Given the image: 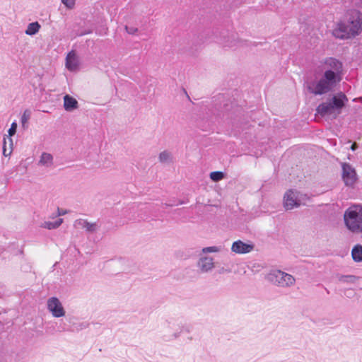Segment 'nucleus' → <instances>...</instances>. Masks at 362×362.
<instances>
[{
    "mask_svg": "<svg viewBox=\"0 0 362 362\" xmlns=\"http://www.w3.org/2000/svg\"><path fill=\"white\" fill-rule=\"evenodd\" d=\"M159 160L163 163H169L172 161V155L170 152L164 151L159 154Z\"/></svg>",
    "mask_w": 362,
    "mask_h": 362,
    "instance_id": "aec40b11",
    "label": "nucleus"
},
{
    "mask_svg": "<svg viewBox=\"0 0 362 362\" xmlns=\"http://www.w3.org/2000/svg\"><path fill=\"white\" fill-rule=\"evenodd\" d=\"M218 272H219V274H223L224 272L230 273V269H226L223 267H222L221 269H219Z\"/></svg>",
    "mask_w": 362,
    "mask_h": 362,
    "instance_id": "2f4dec72",
    "label": "nucleus"
},
{
    "mask_svg": "<svg viewBox=\"0 0 362 362\" xmlns=\"http://www.w3.org/2000/svg\"><path fill=\"white\" fill-rule=\"evenodd\" d=\"M125 30L129 34V35H135L138 32V28L132 26H125Z\"/></svg>",
    "mask_w": 362,
    "mask_h": 362,
    "instance_id": "a878e982",
    "label": "nucleus"
},
{
    "mask_svg": "<svg viewBox=\"0 0 362 362\" xmlns=\"http://www.w3.org/2000/svg\"><path fill=\"white\" fill-rule=\"evenodd\" d=\"M344 219L350 231L359 233L362 228V206L353 205L349 207L344 214Z\"/></svg>",
    "mask_w": 362,
    "mask_h": 362,
    "instance_id": "20e7f679",
    "label": "nucleus"
},
{
    "mask_svg": "<svg viewBox=\"0 0 362 362\" xmlns=\"http://www.w3.org/2000/svg\"><path fill=\"white\" fill-rule=\"evenodd\" d=\"M31 117V112L30 110H25L22 116H21V124H22V127L23 129H27L28 127V120L30 119Z\"/></svg>",
    "mask_w": 362,
    "mask_h": 362,
    "instance_id": "6ab92c4d",
    "label": "nucleus"
},
{
    "mask_svg": "<svg viewBox=\"0 0 362 362\" xmlns=\"http://www.w3.org/2000/svg\"><path fill=\"white\" fill-rule=\"evenodd\" d=\"M362 30V13L356 9L349 10L332 31L338 39L346 40L358 35Z\"/></svg>",
    "mask_w": 362,
    "mask_h": 362,
    "instance_id": "f03ea898",
    "label": "nucleus"
},
{
    "mask_svg": "<svg viewBox=\"0 0 362 362\" xmlns=\"http://www.w3.org/2000/svg\"><path fill=\"white\" fill-rule=\"evenodd\" d=\"M351 256L353 260L356 262H362V245L360 244L356 245L351 250Z\"/></svg>",
    "mask_w": 362,
    "mask_h": 362,
    "instance_id": "4468645a",
    "label": "nucleus"
},
{
    "mask_svg": "<svg viewBox=\"0 0 362 362\" xmlns=\"http://www.w3.org/2000/svg\"><path fill=\"white\" fill-rule=\"evenodd\" d=\"M59 330H60V331H64V330H65V329L63 327V328L60 329Z\"/></svg>",
    "mask_w": 362,
    "mask_h": 362,
    "instance_id": "c9c22d12",
    "label": "nucleus"
},
{
    "mask_svg": "<svg viewBox=\"0 0 362 362\" xmlns=\"http://www.w3.org/2000/svg\"><path fill=\"white\" fill-rule=\"evenodd\" d=\"M181 332H182V331L178 332H175V333L171 336V337H170V338H169V339H165V341H171V340H173V339H175L178 338V337H180V335Z\"/></svg>",
    "mask_w": 362,
    "mask_h": 362,
    "instance_id": "c85d7f7f",
    "label": "nucleus"
},
{
    "mask_svg": "<svg viewBox=\"0 0 362 362\" xmlns=\"http://www.w3.org/2000/svg\"><path fill=\"white\" fill-rule=\"evenodd\" d=\"M6 139H4V146H3V154L4 156L7 157L11 155V151H10L8 153H7L6 148Z\"/></svg>",
    "mask_w": 362,
    "mask_h": 362,
    "instance_id": "cd10ccee",
    "label": "nucleus"
},
{
    "mask_svg": "<svg viewBox=\"0 0 362 362\" xmlns=\"http://www.w3.org/2000/svg\"><path fill=\"white\" fill-rule=\"evenodd\" d=\"M88 225V221L86 220H83V219H77L75 221L74 223V226L76 228H85V226H87Z\"/></svg>",
    "mask_w": 362,
    "mask_h": 362,
    "instance_id": "4be33fe9",
    "label": "nucleus"
},
{
    "mask_svg": "<svg viewBox=\"0 0 362 362\" xmlns=\"http://www.w3.org/2000/svg\"><path fill=\"white\" fill-rule=\"evenodd\" d=\"M358 148V145L356 143H354L352 144L351 146V149L354 151L356 148Z\"/></svg>",
    "mask_w": 362,
    "mask_h": 362,
    "instance_id": "473e14b6",
    "label": "nucleus"
},
{
    "mask_svg": "<svg viewBox=\"0 0 362 362\" xmlns=\"http://www.w3.org/2000/svg\"><path fill=\"white\" fill-rule=\"evenodd\" d=\"M224 173L221 171H214L210 173V178L214 182H218L223 179Z\"/></svg>",
    "mask_w": 362,
    "mask_h": 362,
    "instance_id": "412c9836",
    "label": "nucleus"
},
{
    "mask_svg": "<svg viewBox=\"0 0 362 362\" xmlns=\"http://www.w3.org/2000/svg\"><path fill=\"white\" fill-rule=\"evenodd\" d=\"M303 194L294 189L288 190L284 195V204L286 210H291L300 206L303 202Z\"/></svg>",
    "mask_w": 362,
    "mask_h": 362,
    "instance_id": "423d86ee",
    "label": "nucleus"
},
{
    "mask_svg": "<svg viewBox=\"0 0 362 362\" xmlns=\"http://www.w3.org/2000/svg\"><path fill=\"white\" fill-rule=\"evenodd\" d=\"M342 168V179L346 186H353L356 180L357 175L355 169L348 163H343Z\"/></svg>",
    "mask_w": 362,
    "mask_h": 362,
    "instance_id": "6e6552de",
    "label": "nucleus"
},
{
    "mask_svg": "<svg viewBox=\"0 0 362 362\" xmlns=\"http://www.w3.org/2000/svg\"><path fill=\"white\" fill-rule=\"evenodd\" d=\"M40 25L38 22H33L28 24L27 29L25 30V34L28 35H35L40 30Z\"/></svg>",
    "mask_w": 362,
    "mask_h": 362,
    "instance_id": "f3484780",
    "label": "nucleus"
},
{
    "mask_svg": "<svg viewBox=\"0 0 362 362\" xmlns=\"http://www.w3.org/2000/svg\"><path fill=\"white\" fill-rule=\"evenodd\" d=\"M254 249V245L245 243L240 240L235 241L231 246L232 252L237 254H246Z\"/></svg>",
    "mask_w": 362,
    "mask_h": 362,
    "instance_id": "9d476101",
    "label": "nucleus"
},
{
    "mask_svg": "<svg viewBox=\"0 0 362 362\" xmlns=\"http://www.w3.org/2000/svg\"><path fill=\"white\" fill-rule=\"evenodd\" d=\"M78 107V101L69 95H65L64 97V107L65 110L71 112Z\"/></svg>",
    "mask_w": 362,
    "mask_h": 362,
    "instance_id": "ddd939ff",
    "label": "nucleus"
},
{
    "mask_svg": "<svg viewBox=\"0 0 362 362\" xmlns=\"http://www.w3.org/2000/svg\"><path fill=\"white\" fill-rule=\"evenodd\" d=\"M53 156L48 153H42L40 156V163L42 165L49 167L52 165Z\"/></svg>",
    "mask_w": 362,
    "mask_h": 362,
    "instance_id": "dca6fc26",
    "label": "nucleus"
},
{
    "mask_svg": "<svg viewBox=\"0 0 362 362\" xmlns=\"http://www.w3.org/2000/svg\"><path fill=\"white\" fill-rule=\"evenodd\" d=\"M62 3L68 8H73L75 5V0H62Z\"/></svg>",
    "mask_w": 362,
    "mask_h": 362,
    "instance_id": "393cba45",
    "label": "nucleus"
},
{
    "mask_svg": "<svg viewBox=\"0 0 362 362\" xmlns=\"http://www.w3.org/2000/svg\"><path fill=\"white\" fill-rule=\"evenodd\" d=\"M165 205L166 206H173V204H165Z\"/></svg>",
    "mask_w": 362,
    "mask_h": 362,
    "instance_id": "f704fd0d",
    "label": "nucleus"
},
{
    "mask_svg": "<svg viewBox=\"0 0 362 362\" xmlns=\"http://www.w3.org/2000/svg\"><path fill=\"white\" fill-rule=\"evenodd\" d=\"M63 222V219L62 218H59L57 219V221H45L42 224V228H47L49 230H52V229H55V228H57L58 227H59L61 226V224Z\"/></svg>",
    "mask_w": 362,
    "mask_h": 362,
    "instance_id": "a211bd4d",
    "label": "nucleus"
},
{
    "mask_svg": "<svg viewBox=\"0 0 362 362\" xmlns=\"http://www.w3.org/2000/svg\"><path fill=\"white\" fill-rule=\"evenodd\" d=\"M88 327V324L87 322H81L77 326V329L82 330L86 329Z\"/></svg>",
    "mask_w": 362,
    "mask_h": 362,
    "instance_id": "c756f323",
    "label": "nucleus"
},
{
    "mask_svg": "<svg viewBox=\"0 0 362 362\" xmlns=\"http://www.w3.org/2000/svg\"><path fill=\"white\" fill-rule=\"evenodd\" d=\"M337 278L339 282L346 284H355L358 279V276L355 275L337 274Z\"/></svg>",
    "mask_w": 362,
    "mask_h": 362,
    "instance_id": "2eb2a0df",
    "label": "nucleus"
},
{
    "mask_svg": "<svg viewBox=\"0 0 362 362\" xmlns=\"http://www.w3.org/2000/svg\"><path fill=\"white\" fill-rule=\"evenodd\" d=\"M16 129H17V123L16 122H13L11 124V127L9 128V129L8 131V136H13L16 132Z\"/></svg>",
    "mask_w": 362,
    "mask_h": 362,
    "instance_id": "b1692460",
    "label": "nucleus"
},
{
    "mask_svg": "<svg viewBox=\"0 0 362 362\" xmlns=\"http://www.w3.org/2000/svg\"><path fill=\"white\" fill-rule=\"evenodd\" d=\"M198 266L203 272H207L214 267L213 259L209 257H201L198 262Z\"/></svg>",
    "mask_w": 362,
    "mask_h": 362,
    "instance_id": "f8f14e48",
    "label": "nucleus"
},
{
    "mask_svg": "<svg viewBox=\"0 0 362 362\" xmlns=\"http://www.w3.org/2000/svg\"><path fill=\"white\" fill-rule=\"evenodd\" d=\"M348 98L343 93H339L328 99L326 102L320 104L317 108V112L322 117L333 116L336 118L345 106Z\"/></svg>",
    "mask_w": 362,
    "mask_h": 362,
    "instance_id": "7ed1b4c3",
    "label": "nucleus"
},
{
    "mask_svg": "<svg viewBox=\"0 0 362 362\" xmlns=\"http://www.w3.org/2000/svg\"><path fill=\"white\" fill-rule=\"evenodd\" d=\"M223 47L233 48L241 45L243 42L240 40L236 34H231L230 35L220 36L217 40Z\"/></svg>",
    "mask_w": 362,
    "mask_h": 362,
    "instance_id": "1a4fd4ad",
    "label": "nucleus"
},
{
    "mask_svg": "<svg viewBox=\"0 0 362 362\" xmlns=\"http://www.w3.org/2000/svg\"><path fill=\"white\" fill-rule=\"evenodd\" d=\"M58 211H59V216H62V215L65 214L64 211H59V209H58Z\"/></svg>",
    "mask_w": 362,
    "mask_h": 362,
    "instance_id": "72a5a7b5",
    "label": "nucleus"
},
{
    "mask_svg": "<svg viewBox=\"0 0 362 362\" xmlns=\"http://www.w3.org/2000/svg\"><path fill=\"white\" fill-rule=\"evenodd\" d=\"M86 230L88 232L93 233L96 230V223H90L88 222V225L85 226Z\"/></svg>",
    "mask_w": 362,
    "mask_h": 362,
    "instance_id": "bb28decb",
    "label": "nucleus"
},
{
    "mask_svg": "<svg viewBox=\"0 0 362 362\" xmlns=\"http://www.w3.org/2000/svg\"><path fill=\"white\" fill-rule=\"evenodd\" d=\"M266 279L274 285L283 288L290 287L296 282V279L292 275L281 270L271 271Z\"/></svg>",
    "mask_w": 362,
    "mask_h": 362,
    "instance_id": "39448f33",
    "label": "nucleus"
},
{
    "mask_svg": "<svg viewBox=\"0 0 362 362\" xmlns=\"http://www.w3.org/2000/svg\"><path fill=\"white\" fill-rule=\"evenodd\" d=\"M221 250L219 247L217 246H211L206 247L202 249L203 253H209V252H218Z\"/></svg>",
    "mask_w": 362,
    "mask_h": 362,
    "instance_id": "5701e85b",
    "label": "nucleus"
},
{
    "mask_svg": "<svg viewBox=\"0 0 362 362\" xmlns=\"http://www.w3.org/2000/svg\"><path fill=\"white\" fill-rule=\"evenodd\" d=\"M325 72L317 81H313L307 86L309 93L315 95H321L332 91L341 81L343 64L334 57H327L323 62Z\"/></svg>",
    "mask_w": 362,
    "mask_h": 362,
    "instance_id": "f257e3e1",
    "label": "nucleus"
},
{
    "mask_svg": "<svg viewBox=\"0 0 362 362\" xmlns=\"http://www.w3.org/2000/svg\"><path fill=\"white\" fill-rule=\"evenodd\" d=\"M79 66V61L76 54L71 51L68 53L66 57V67L71 71L78 70Z\"/></svg>",
    "mask_w": 362,
    "mask_h": 362,
    "instance_id": "9b49d317",
    "label": "nucleus"
},
{
    "mask_svg": "<svg viewBox=\"0 0 362 362\" xmlns=\"http://www.w3.org/2000/svg\"><path fill=\"white\" fill-rule=\"evenodd\" d=\"M352 293H353V291L351 289H346V292H345V295L347 297L350 298L351 296Z\"/></svg>",
    "mask_w": 362,
    "mask_h": 362,
    "instance_id": "7c9ffc66",
    "label": "nucleus"
},
{
    "mask_svg": "<svg viewBox=\"0 0 362 362\" xmlns=\"http://www.w3.org/2000/svg\"><path fill=\"white\" fill-rule=\"evenodd\" d=\"M47 306L54 317L59 318L65 315L66 311L58 298L51 297L48 298Z\"/></svg>",
    "mask_w": 362,
    "mask_h": 362,
    "instance_id": "0eeeda50",
    "label": "nucleus"
}]
</instances>
